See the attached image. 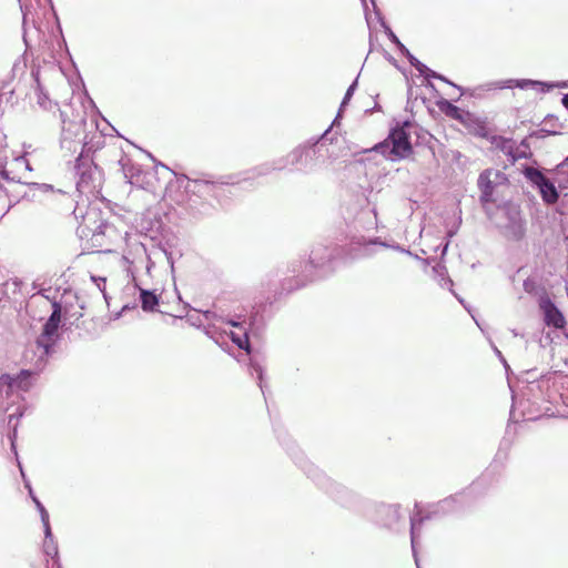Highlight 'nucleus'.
<instances>
[{
  "mask_svg": "<svg viewBox=\"0 0 568 568\" xmlns=\"http://www.w3.org/2000/svg\"><path fill=\"white\" fill-rule=\"evenodd\" d=\"M331 128L317 139H310L298 144L286 155L275 159L272 162L263 163L251 171L241 175H220L201 174V176L186 178L184 190L191 196L209 197L221 201L225 196L224 187L236 185L242 182L251 181L255 178L267 175L273 171L290 170L301 174L310 175L317 173L326 162L328 150L326 148L327 135Z\"/></svg>",
  "mask_w": 568,
  "mask_h": 568,
  "instance_id": "1",
  "label": "nucleus"
},
{
  "mask_svg": "<svg viewBox=\"0 0 568 568\" xmlns=\"http://www.w3.org/2000/svg\"><path fill=\"white\" fill-rule=\"evenodd\" d=\"M338 248L334 245H315L306 262H294L290 266L292 277H285L281 281V291H274V298L284 293H291L313 282L317 277L327 274L331 271V262L337 256Z\"/></svg>",
  "mask_w": 568,
  "mask_h": 568,
  "instance_id": "2",
  "label": "nucleus"
},
{
  "mask_svg": "<svg viewBox=\"0 0 568 568\" xmlns=\"http://www.w3.org/2000/svg\"><path fill=\"white\" fill-rule=\"evenodd\" d=\"M45 362L39 357L31 368H22L18 374H2L0 376V394L11 404L4 408L7 412L14 404L23 400L21 393H27L33 385L37 376L44 369Z\"/></svg>",
  "mask_w": 568,
  "mask_h": 568,
  "instance_id": "3",
  "label": "nucleus"
},
{
  "mask_svg": "<svg viewBox=\"0 0 568 568\" xmlns=\"http://www.w3.org/2000/svg\"><path fill=\"white\" fill-rule=\"evenodd\" d=\"M407 126H410L409 122H405L402 126L397 125L393 128L386 140L372 148L364 149L362 152H376L390 161H398L407 158L413 151L410 136L406 130Z\"/></svg>",
  "mask_w": 568,
  "mask_h": 568,
  "instance_id": "4",
  "label": "nucleus"
},
{
  "mask_svg": "<svg viewBox=\"0 0 568 568\" xmlns=\"http://www.w3.org/2000/svg\"><path fill=\"white\" fill-rule=\"evenodd\" d=\"M73 170L77 178V191L84 195H94L102 186L103 172L93 162L91 154L81 156V153L73 161Z\"/></svg>",
  "mask_w": 568,
  "mask_h": 568,
  "instance_id": "5",
  "label": "nucleus"
},
{
  "mask_svg": "<svg viewBox=\"0 0 568 568\" xmlns=\"http://www.w3.org/2000/svg\"><path fill=\"white\" fill-rule=\"evenodd\" d=\"M83 124L84 120L75 125L78 131L75 133H72L70 129L62 130L60 144L63 152V158L67 160V163H71L72 158H77L79 153H81V156H87L90 154V149H87V145L83 142L82 132H80Z\"/></svg>",
  "mask_w": 568,
  "mask_h": 568,
  "instance_id": "6",
  "label": "nucleus"
},
{
  "mask_svg": "<svg viewBox=\"0 0 568 568\" xmlns=\"http://www.w3.org/2000/svg\"><path fill=\"white\" fill-rule=\"evenodd\" d=\"M525 176L538 189L542 201L552 205L559 200V192L552 181H550L540 170L528 166L524 170Z\"/></svg>",
  "mask_w": 568,
  "mask_h": 568,
  "instance_id": "7",
  "label": "nucleus"
},
{
  "mask_svg": "<svg viewBox=\"0 0 568 568\" xmlns=\"http://www.w3.org/2000/svg\"><path fill=\"white\" fill-rule=\"evenodd\" d=\"M206 324H203V331L205 335L212 338L216 344H220V338H223L222 329L220 324H227L233 327L240 326V322L233 317H224L219 315L215 311L206 310L202 313Z\"/></svg>",
  "mask_w": 568,
  "mask_h": 568,
  "instance_id": "8",
  "label": "nucleus"
},
{
  "mask_svg": "<svg viewBox=\"0 0 568 568\" xmlns=\"http://www.w3.org/2000/svg\"><path fill=\"white\" fill-rule=\"evenodd\" d=\"M485 87L486 90L518 88L520 90L532 89L545 93L549 92L555 87V84L530 79H508L503 81L490 82L487 83Z\"/></svg>",
  "mask_w": 568,
  "mask_h": 568,
  "instance_id": "9",
  "label": "nucleus"
},
{
  "mask_svg": "<svg viewBox=\"0 0 568 568\" xmlns=\"http://www.w3.org/2000/svg\"><path fill=\"white\" fill-rule=\"evenodd\" d=\"M507 223L504 226V235L511 241H520L526 234V222L518 209L511 207L506 212Z\"/></svg>",
  "mask_w": 568,
  "mask_h": 568,
  "instance_id": "10",
  "label": "nucleus"
},
{
  "mask_svg": "<svg viewBox=\"0 0 568 568\" xmlns=\"http://www.w3.org/2000/svg\"><path fill=\"white\" fill-rule=\"evenodd\" d=\"M539 306L547 326L555 328H562L565 326L566 320L564 314L549 297L540 298Z\"/></svg>",
  "mask_w": 568,
  "mask_h": 568,
  "instance_id": "11",
  "label": "nucleus"
},
{
  "mask_svg": "<svg viewBox=\"0 0 568 568\" xmlns=\"http://www.w3.org/2000/svg\"><path fill=\"white\" fill-rule=\"evenodd\" d=\"M559 134L558 131L555 130H546V129H539L536 131H532L528 136L523 139L518 145L515 144V156H513V164L517 162L519 159H530L532 153L530 150V139H545L549 135H556Z\"/></svg>",
  "mask_w": 568,
  "mask_h": 568,
  "instance_id": "12",
  "label": "nucleus"
},
{
  "mask_svg": "<svg viewBox=\"0 0 568 568\" xmlns=\"http://www.w3.org/2000/svg\"><path fill=\"white\" fill-rule=\"evenodd\" d=\"M352 244L355 245L359 250L362 256H371L372 254H374L375 246L393 247L394 250H397L399 252H402V250H403V247H400L399 245L390 246L386 242H383L378 239H366L363 235L353 236Z\"/></svg>",
  "mask_w": 568,
  "mask_h": 568,
  "instance_id": "13",
  "label": "nucleus"
},
{
  "mask_svg": "<svg viewBox=\"0 0 568 568\" xmlns=\"http://www.w3.org/2000/svg\"><path fill=\"white\" fill-rule=\"evenodd\" d=\"M237 328L241 329V332H226L222 331L223 338H220V344L224 343L225 337H229L233 344H235L239 349L245 351L246 355H251V343L248 338L247 328L244 327L243 323L240 322V326Z\"/></svg>",
  "mask_w": 568,
  "mask_h": 568,
  "instance_id": "14",
  "label": "nucleus"
},
{
  "mask_svg": "<svg viewBox=\"0 0 568 568\" xmlns=\"http://www.w3.org/2000/svg\"><path fill=\"white\" fill-rule=\"evenodd\" d=\"M372 4H373V8H374V12L378 19V22L381 23L382 28L384 29V32L385 34L387 36V38L389 39V41L396 45L397 50L399 51V53L402 54L404 51L407 52V48L400 42V40L398 39V37L393 32V30L390 29V27L386 23V21L384 20V17L382 14V12L379 11V9L377 8V4L375 2V0H371Z\"/></svg>",
  "mask_w": 568,
  "mask_h": 568,
  "instance_id": "15",
  "label": "nucleus"
},
{
  "mask_svg": "<svg viewBox=\"0 0 568 568\" xmlns=\"http://www.w3.org/2000/svg\"><path fill=\"white\" fill-rule=\"evenodd\" d=\"M22 415H23V410L19 406L12 413H10L8 416V426L10 428V433H9L8 437H9L10 444H11V449L16 455H17L16 439H17V432H18V420Z\"/></svg>",
  "mask_w": 568,
  "mask_h": 568,
  "instance_id": "16",
  "label": "nucleus"
},
{
  "mask_svg": "<svg viewBox=\"0 0 568 568\" xmlns=\"http://www.w3.org/2000/svg\"><path fill=\"white\" fill-rule=\"evenodd\" d=\"M59 341L58 336L45 335V332H41V334L37 337L36 344L39 349H42L44 355H50L54 353L55 345Z\"/></svg>",
  "mask_w": 568,
  "mask_h": 568,
  "instance_id": "17",
  "label": "nucleus"
},
{
  "mask_svg": "<svg viewBox=\"0 0 568 568\" xmlns=\"http://www.w3.org/2000/svg\"><path fill=\"white\" fill-rule=\"evenodd\" d=\"M493 144L496 149L500 150L504 154L508 156V160L513 164V156H515V142L513 139L505 136H495L493 139Z\"/></svg>",
  "mask_w": 568,
  "mask_h": 568,
  "instance_id": "18",
  "label": "nucleus"
},
{
  "mask_svg": "<svg viewBox=\"0 0 568 568\" xmlns=\"http://www.w3.org/2000/svg\"><path fill=\"white\" fill-rule=\"evenodd\" d=\"M140 302L143 311L152 312L159 305V297L153 291L141 288Z\"/></svg>",
  "mask_w": 568,
  "mask_h": 568,
  "instance_id": "19",
  "label": "nucleus"
},
{
  "mask_svg": "<svg viewBox=\"0 0 568 568\" xmlns=\"http://www.w3.org/2000/svg\"><path fill=\"white\" fill-rule=\"evenodd\" d=\"M493 174L499 176L498 171H494L490 169H487L479 174L477 180V185L479 190H495V184L490 179Z\"/></svg>",
  "mask_w": 568,
  "mask_h": 568,
  "instance_id": "20",
  "label": "nucleus"
},
{
  "mask_svg": "<svg viewBox=\"0 0 568 568\" xmlns=\"http://www.w3.org/2000/svg\"><path fill=\"white\" fill-rule=\"evenodd\" d=\"M357 88V78L352 82V84L347 88L346 92H345V95L342 100V103L339 105V110L337 112V115L335 116V119L333 120L332 124H331V129L335 125H337L338 123V120L339 118L342 116V111L343 109L348 104V102L351 101L355 90Z\"/></svg>",
  "mask_w": 568,
  "mask_h": 568,
  "instance_id": "21",
  "label": "nucleus"
},
{
  "mask_svg": "<svg viewBox=\"0 0 568 568\" xmlns=\"http://www.w3.org/2000/svg\"><path fill=\"white\" fill-rule=\"evenodd\" d=\"M437 105L439 110L444 112L447 116L456 120H459L462 118V110L455 104H453L450 101L443 99L437 102Z\"/></svg>",
  "mask_w": 568,
  "mask_h": 568,
  "instance_id": "22",
  "label": "nucleus"
},
{
  "mask_svg": "<svg viewBox=\"0 0 568 568\" xmlns=\"http://www.w3.org/2000/svg\"><path fill=\"white\" fill-rule=\"evenodd\" d=\"M0 176L6 180L7 182H14L19 184H27L26 181H23V175L16 173L13 170L7 169V166L0 168Z\"/></svg>",
  "mask_w": 568,
  "mask_h": 568,
  "instance_id": "23",
  "label": "nucleus"
},
{
  "mask_svg": "<svg viewBox=\"0 0 568 568\" xmlns=\"http://www.w3.org/2000/svg\"><path fill=\"white\" fill-rule=\"evenodd\" d=\"M420 524H422V519H418L416 516H413L410 518V541H412L413 555H414L417 568H419V565H418L417 554L415 550V541L417 538V529H418V526H420Z\"/></svg>",
  "mask_w": 568,
  "mask_h": 568,
  "instance_id": "24",
  "label": "nucleus"
},
{
  "mask_svg": "<svg viewBox=\"0 0 568 568\" xmlns=\"http://www.w3.org/2000/svg\"><path fill=\"white\" fill-rule=\"evenodd\" d=\"M419 74H420V75H423V77L427 80V82H426V84H425V85H426L428 89H430V90H433V91H436V88H435L434 83H433V82H430V79H438V78H440V73H438V72H436V71H434V70H432L430 68H428V67L426 65V69H424V68H423V69H420Z\"/></svg>",
  "mask_w": 568,
  "mask_h": 568,
  "instance_id": "25",
  "label": "nucleus"
},
{
  "mask_svg": "<svg viewBox=\"0 0 568 568\" xmlns=\"http://www.w3.org/2000/svg\"><path fill=\"white\" fill-rule=\"evenodd\" d=\"M460 224H462V216L459 215L458 219L452 225L448 226V230H447V233H446L448 240H447V242L444 245L442 254H445L447 252V248H448V245H449V240L457 234V232H458V230L460 227Z\"/></svg>",
  "mask_w": 568,
  "mask_h": 568,
  "instance_id": "26",
  "label": "nucleus"
},
{
  "mask_svg": "<svg viewBox=\"0 0 568 568\" xmlns=\"http://www.w3.org/2000/svg\"><path fill=\"white\" fill-rule=\"evenodd\" d=\"M61 314H62V306L61 303L53 300L52 301V313L50 314L48 322H51L53 324H59L61 322Z\"/></svg>",
  "mask_w": 568,
  "mask_h": 568,
  "instance_id": "27",
  "label": "nucleus"
},
{
  "mask_svg": "<svg viewBox=\"0 0 568 568\" xmlns=\"http://www.w3.org/2000/svg\"><path fill=\"white\" fill-rule=\"evenodd\" d=\"M402 55H404V57L408 60L409 64H410L412 67H414L418 72H419V71H420V69H423V68H424V69H426V64H424L423 62H420V61H419V60H418L414 54H412V53H410V51H409L408 49H407V52H406V51H404V52L402 53Z\"/></svg>",
  "mask_w": 568,
  "mask_h": 568,
  "instance_id": "28",
  "label": "nucleus"
},
{
  "mask_svg": "<svg viewBox=\"0 0 568 568\" xmlns=\"http://www.w3.org/2000/svg\"><path fill=\"white\" fill-rule=\"evenodd\" d=\"M59 324H53L51 322H45L43 324L42 331L45 332V335H52L59 337Z\"/></svg>",
  "mask_w": 568,
  "mask_h": 568,
  "instance_id": "29",
  "label": "nucleus"
},
{
  "mask_svg": "<svg viewBox=\"0 0 568 568\" xmlns=\"http://www.w3.org/2000/svg\"><path fill=\"white\" fill-rule=\"evenodd\" d=\"M247 365L257 373V377L260 379V383H262V381H263L262 366L256 361H254L253 357H248V364ZM260 387L263 390L262 384H260Z\"/></svg>",
  "mask_w": 568,
  "mask_h": 568,
  "instance_id": "30",
  "label": "nucleus"
},
{
  "mask_svg": "<svg viewBox=\"0 0 568 568\" xmlns=\"http://www.w3.org/2000/svg\"><path fill=\"white\" fill-rule=\"evenodd\" d=\"M13 162L17 166H23L24 171L31 172L32 168L29 163V161L26 159V154L18 155L13 159Z\"/></svg>",
  "mask_w": 568,
  "mask_h": 568,
  "instance_id": "31",
  "label": "nucleus"
},
{
  "mask_svg": "<svg viewBox=\"0 0 568 568\" xmlns=\"http://www.w3.org/2000/svg\"><path fill=\"white\" fill-rule=\"evenodd\" d=\"M163 227V223L161 219H158L154 216V221L151 222V225L149 229H146L148 232H150L151 236L153 237V234L160 233Z\"/></svg>",
  "mask_w": 568,
  "mask_h": 568,
  "instance_id": "32",
  "label": "nucleus"
},
{
  "mask_svg": "<svg viewBox=\"0 0 568 568\" xmlns=\"http://www.w3.org/2000/svg\"><path fill=\"white\" fill-rule=\"evenodd\" d=\"M92 281L95 283L97 287L99 288V291L103 294V297L105 300H108V295H106V292H105V277H100V276H91Z\"/></svg>",
  "mask_w": 568,
  "mask_h": 568,
  "instance_id": "33",
  "label": "nucleus"
},
{
  "mask_svg": "<svg viewBox=\"0 0 568 568\" xmlns=\"http://www.w3.org/2000/svg\"><path fill=\"white\" fill-rule=\"evenodd\" d=\"M557 175V184L561 190L568 189V171L556 173Z\"/></svg>",
  "mask_w": 568,
  "mask_h": 568,
  "instance_id": "34",
  "label": "nucleus"
},
{
  "mask_svg": "<svg viewBox=\"0 0 568 568\" xmlns=\"http://www.w3.org/2000/svg\"><path fill=\"white\" fill-rule=\"evenodd\" d=\"M37 81V89H38V102L40 105L45 106V101L49 100L48 95L43 92L42 87L39 82V79H36Z\"/></svg>",
  "mask_w": 568,
  "mask_h": 568,
  "instance_id": "35",
  "label": "nucleus"
},
{
  "mask_svg": "<svg viewBox=\"0 0 568 568\" xmlns=\"http://www.w3.org/2000/svg\"><path fill=\"white\" fill-rule=\"evenodd\" d=\"M494 191L495 190H480V202L481 203H489L493 201V195H494Z\"/></svg>",
  "mask_w": 568,
  "mask_h": 568,
  "instance_id": "36",
  "label": "nucleus"
},
{
  "mask_svg": "<svg viewBox=\"0 0 568 568\" xmlns=\"http://www.w3.org/2000/svg\"><path fill=\"white\" fill-rule=\"evenodd\" d=\"M263 323L262 318L260 317V315L256 313H254L253 315H251L250 317V327H258L261 324Z\"/></svg>",
  "mask_w": 568,
  "mask_h": 568,
  "instance_id": "37",
  "label": "nucleus"
},
{
  "mask_svg": "<svg viewBox=\"0 0 568 568\" xmlns=\"http://www.w3.org/2000/svg\"><path fill=\"white\" fill-rule=\"evenodd\" d=\"M568 166V155L555 168L556 173L565 172V168Z\"/></svg>",
  "mask_w": 568,
  "mask_h": 568,
  "instance_id": "38",
  "label": "nucleus"
},
{
  "mask_svg": "<svg viewBox=\"0 0 568 568\" xmlns=\"http://www.w3.org/2000/svg\"><path fill=\"white\" fill-rule=\"evenodd\" d=\"M8 154L6 149H0V168L7 166Z\"/></svg>",
  "mask_w": 568,
  "mask_h": 568,
  "instance_id": "39",
  "label": "nucleus"
},
{
  "mask_svg": "<svg viewBox=\"0 0 568 568\" xmlns=\"http://www.w3.org/2000/svg\"><path fill=\"white\" fill-rule=\"evenodd\" d=\"M40 513V516H41V521L43 525H47L49 524V514L48 511L45 510L44 507H41V510H39Z\"/></svg>",
  "mask_w": 568,
  "mask_h": 568,
  "instance_id": "40",
  "label": "nucleus"
},
{
  "mask_svg": "<svg viewBox=\"0 0 568 568\" xmlns=\"http://www.w3.org/2000/svg\"><path fill=\"white\" fill-rule=\"evenodd\" d=\"M437 80H440V81H443V82H445V83H447V84H449V85H452V87L456 88V89H457V90H459L460 92H463L462 87H459V85L455 84L454 82H452L450 80H448V79H447L445 75H443V74H440V78H438Z\"/></svg>",
  "mask_w": 568,
  "mask_h": 568,
  "instance_id": "41",
  "label": "nucleus"
},
{
  "mask_svg": "<svg viewBox=\"0 0 568 568\" xmlns=\"http://www.w3.org/2000/svg\"><path fill=\"white\" fill-rule=\"evenodd\" d=\"M27 184H28V185H31V186L40 187V189H42V190H44V191H48V190H51V189H52V186H51V185H49V184L28 183V182H27Z\"/></svg>",
  "mask_w": 568,
  "mask_h": 568,
  "instance_id": "42",
  "label": "nucleus"
},
{
  "mask_svg": "<svg viewBox=\"0 0 568 568\" xmlns=\"http://www.w3.org/2000/svg\"><path fill=\"white\" fill-rule=\"evenodd\" d=\"M47 555L55 556L58 554L57 547L50 548L47 544L44 545Z\"/></svg>",
  "mask_w": 568,
  "mask_h": 568,
  "instance_id": "43",
  "label": "nucleus"
},
{
  "mask_svg": "<svg viewBox=\"0 0 568 568\" xmlns=\"http://www.w3.org/2000/svg\"><path fill=\"white\" fill-rule=\"evenodd\" d=\"M43 528H44L45 539L51 538V537H52V535H51L50 524L43 525Z\"/></svg>",
  "mask_w": 568,
  "mask_h": 568,
  "instance_id": "44",
  "label": "nucleus"
},
{
  "mask_svg": "<svg viewBox=\"0 0 568 568\" xmlns=\"http://www.w3.org/2000/svg\"><path fill=\"white\" fill-rule=\"evenodd\" d=\"M561 103L568 110V93L562 95Z\"/></svg>",
  "mask_w": 568,
  "mask_h": 568,
  "instance_id": "45",
  "label": "nucleus"
},
{
  "mask_svg": "<svg viewBox=\"0 0 568 568\" xmlns=\"http://www.w3.org/2000/svg\"><path fill=\"white\" fill-rule=\"evenodd\" d=\"M49 293H50V288H49V290H41V291L39 292V294H41V295H42V296H44L45 298L50 300V295H49Z\"/></svg>",
  "mask_w": 568,
  "mask_h": 568,
  "instance_id": "46",
  "label": "nucleus"
},
{
  "mask_svg": "<svg viewBox=\"0 0 568 568\" xmlns=\"http://www.w3.org/2000/svg\"><path fill=\"white\" fill-rule=\"evenodd\" d=\"M33 501H34L38 510H41V507H44L37 497H33Z\"/></svg>",
  "mask_w": 568,
  "mask_h": 568,
  "instance_id": "47",
  "label": "nucleus"
},
{
  "mask_svg": "<svg viewBox=\"0 0 568 568\" xmlns=\"http://www.w3.org/2000/svg\"><path fill=\"white\" fill-rule=\"evenodd\" d=\"M164 254H165V256H166V258H168V262H169V263H171V265H173L172 254H171V253H169V252H166L165 250H164Z\"/></svg>",
  "mask_w": 568,
  "mask_h": 568,
  "instance_id": "48",
  "label": "nucleus"
},
{
  "mask_svg": "<svg viewBox=\"0 0 568 568\" xmlns=\"http://www.w3.org/2000/svg\"><path fill=\"white\" fill-rule=\"evenodd\" d=\"M500 359H501V363H503V365H504V367H505L506 372H508V371H509V365H508V364H507V362L505 361V357H500Z\"/></svg>",
  "mask_w": 568,
  "mask_h": 568,
  "instance_id": "49",
  "label": "nucleus"
},
{
  "mask_svg": "<svg viewBox=\"0 0 568 568\" xmlns=\"http://www.w3.org/2000/svg\"><path fill=\"white\" fill-rule=\"evenodd\" d=\"M362 2H363L364 10H365V14L367 16V4H366V1L362 0Z\"/></svg>",
  "mask_w": 568,
  "mask_h": 568,
  "instance_id": "50",
  "label": "nucleus"
},
{
  "mask_svg": "<svg viewBox=\"0 0 568 568\" xmlns=\"http://www.w3.org/2000/svg\"><path fill=\"white\" fill-rule=\"evenodd\" d=\"M402 253H405V254H408V255L413 256V253L409 250H406V248H403Z\"/></svg>",
  "mask_w": 568,
  "mask_h": 568,
  "instance_id": "51",
  "label": "nucleus"
},
{
  "mask_svg": "<svg viewBox=\"0 0 568 568\" xmlns=\"http://www.w3.org/2000/svg\"><path fill=\"white\" fill-rule=\"evenodd\" d=\"M450 503H452V500H450V499H445V500H443V501H442V505L444 506V505H446V504H450Z\"/></svg>",
  "mask_w": 568,
  "mask_h": 568,
  "instance_id": "52",
  "label": "nucleus"
},
{
  "mask_svg": "<svg viewBox=\"0 0 568 568\" xmlns=\"http://www.w3.org/2000/svg\"><path fill=\"white\" fill-rule=\"evenodd\" d=\"M28 488H29V493H30L31 497H32V498H33V497H36V496H34V494H32V489H31V487H30V486H28Z\"/></svg>",
  "mask_w": 568,
  "mask_h": 568,
  "instance_id": "53",
  "label": "nucleus"
},
{
  "mask_svg": "<svg viewBox=\"0 0 568 568\" xmlns=\"http://www.w3.org/2000/svg\"><path fill=\"white\" fill-rule=\"evenodd\" d=\"M446 283L453 285V281L449 277L446 280Z\"/></svg>",
  "mask_w": 568,
  "mask_h": 568,
  "instance_id": "54",
  "label": "nucleus"
},
{
  "mask_svg": "<svg viewBox=\"0 0 568 568\" xmlns=\"http://www.w3.org/2000/svg\"><path fill=\"white\" fill-rule=\"evenodd\" d=\"M495 352H496V355L501 356V353L497 348H495Z\"/></svg>",
  "mask_w": 568,
  "mask_h": 568,
  "instance_id": "55",
  "label": "nucleus"
},
{
  "mask_svg": "<svg viewBox=\"0 0 568 568\" xmlns=\"http://www.w3.org/2000/svg\"><path fill=\"white\" fill-rule=\"evenodd\" d=\"M161 166H162V169H165V170H168V171H169V168H168V166H165L164 164H161Z\"/></svg>",
  "mask_w": 568,
  "mask_h": 568,
  "instance_id": "56",
  "label": "nucleus"
}]
</instances>
